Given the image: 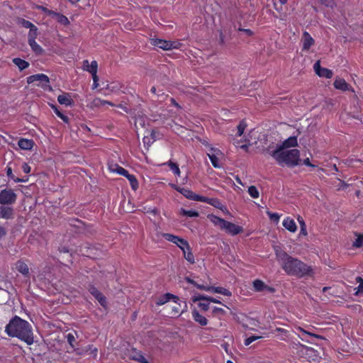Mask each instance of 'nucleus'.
I'll list each match as a JSON object with an SVG mask.
<instances>
[{
    "label": "nucleus",
    "mask_w": 363,
    "mask_h": 363,
    "mask_svg": "<svg viewBox=\"0 0 363 363\" xmlns=\"http://www.w3.org/2000/svg\"><path fill=\"white\" fill-rule=\"evenodd\" d=\"M5 333L11 337H17L31 345L34 342V335L31 325L18 315L12 318L5 327Z\"/></svg>",
    "instance_id": "obj_1"
},
{
    "label": "nucleus",
    "mask_w": 363,
    "mask_h": 363,
    "mask_svg": "<svg viewBox=\"0 0 363 363\" xmlns=\"http://www.w3.org/2000/svg\"><path fill=\"white\" fill-rule=\"evenodd\" d=\"M279 259L281 261V265L284 272L290 276L303 277L305 276H311L313 269L302 261L289 255L284 252L280 253Z\"/></svg>",
    "instance_id": "obj_2"
},
{
    "label": "nucleus",
    "mask_w": 363,
    "mask_h": 363,
    "mask_svg": "<svg viewBox=\"0 0 363 363\" xmlns=\"http://www.w3.org/2000/svg\"><path fill=\"white\" fill-rule=\"evenodd\" d=\"M269 154L274 158L280 166L294 167L298 164L300 160V152L297 149L285 150L275 149Z\"/></svg>",
    "instance_id": "obj_3"
},
{
    "label": "nucleus",
    "mask_w": 363,
    "mask_h": 363,
    "mask_svg": "<svg viewBox=\"0 0 363 363\" xmlns=\"http://www.w3.org/2000/svg\"><path fill=\"white\" fill-rule=\"evenodd\" d=\"M27 83L28 84H34L37 86L41 87L45 91H52V86L50 84V79L45 74H33L27 77Z\"/></svg>",
    "instance_id": "obj_4"
},
{
    "label": "nucleus",
    "mask_w": 363,
    "mask_h": 363,
    "mask_svg": "<svg viewBox=\"0 0 363 363\" xmlns=\"http://www.w3.org/2000/svg\"><path fill=\"white\" fill-rule=\"evenodd\" d=\"M17 200V194L12 189H4L0 191V204L12 206Z\"/></svg>",
    "instance_id": "obj_5"
},
{
    "label": "nucleus",
    "mask_w": 363,
    "mask_h": 363,
    "mask_svg": "<svg viewBox=\"0 0 363 363\" xmlns=\"http://www.w3.org/2000/svg\"><path fill=\"white\" fill-rule=\"evenodd\" d=\"M162 236L166 240L175 244L182 251L188 250L190 246L186 240L179 238L177 235L171 233H162Z\"/></svg>",
    "instance_id": "obj_6"
},
{
    "label": "nucleus",
    "mask_w": 363,
    "mask_h": 363,
    "mask_svg": "<svg viewBox=\"0 0 363 363\" xmlns=\"http://www.w3.org/2000/svg\"><path fill=\"white\" fill-rule=\"evenodd\" d=\"M152 45L158 47L164 50H169L174 48H178L180 43L177 41H170L160 38L150 39Z\"/></svg>",
    "instance_id": "obj_7"
},
{
    "label": "nucleus",
    "mask_w": 363,
    "mask_h": 363,
    "mask_svg": "<svg viewBox=\"0 0 363 363\" xmlns=\"http://www.w3.org/2000/svg\"><path fill=\"white\" fill-rule=\"evenodd\" d=\"M307 329L302 328L301 326L296 327V330L301 333V335H298L301 340L306 342L308 343H312L309 340H308L305 336L313 337L318 340H325V337L320 335L315 334L313 332V330L315 328L314 327H306Z\"/></svg>",
    "instance_id": "obj_8"
},
{
    "label": "nucleus",
    "mask_w": 363,
    "mask_h": 363,
    "mask_svg": "<svg viewBox=\"0 0 363 363\" xmlns=\"http://www.w3.org/2000/svg\"><path fill=\"white\" fill-rule=\"evenodd\" d=\"M87 289L89 292L99 301V304L106 308L107 306V301L106 296L99 291L97 288L92 284H89Z\"/></svg>",
    "instance_id": "obj_9"
},
{
    "label": "nucleus",
    "mask_w": 363,
    "mask_h": 363,
    "mask_svg": "<svg viewBox=\"0 0 363 363\" xmlns=\"http://www.w3.org/2000/svg\"><path fill=\"white\" fill-rule=\"evenodd\" d=\"M170 301H173L174 303H177V302L179 301V298L172 294L166 293L155 298V305L160 306L164 305Z\"/></svg>",
    "instance_id": "obj_10"
},
{
    "label": "nucleus",
    "mask_w": 363,
    "mask_h": 363,
    "mask_svg": "<svg viewBox=\"0 0 363 363\" xmlns=\"http://www.w3.org/2000/svg\"><path fill=\"white\" fill-rule=\"evenodd\" d=\"M200 202L208 203V204L222 211L223 212H225V211L228 212L226 206L225 205H223L222 203V202L220 201V200L218 198H208V197L202 196Z\"/></svg>",
    "instance_id": "obj_11"
},
{
    "label": "nucleus",
    "mask_w": 363,
    "mask_h": 363,
    "mask_svg": "<svg viewBox=\"0 0 363 363\" xmlns=\"http://www.w3.org/2000/svg\"><path fill=\"white\" fill-rule=\"evenodd\" d=\"M253 289L256 292L267 291L269 293H274L275 289L272 286L267 285L261 279H255L252 282Z\"/></svg>",
    "instance_id": "obj_12"
},
{
    "label": "nucleus",
    "mask_w": 363,
    "mask_h": 363,
    "mask_svg": "<svg viewBox=\"0 0 363 363\" xmlns=\"http://www.w3.org/2000/svg\"><path fill=\"white\" fill-rule=\"evenodd\" d=\"M313 69L315 74L320 77H325L326 79H331L333 77V73L332 70L322 67L319 60L315 62Z\"/></svg>",
    "instance_id": "obj_13"
},
{
    "label": "nucleus",
    "mask_w": 363,
    "mask_h": 363,
    "mask_svg": "<svg viewBox=\"0 0 363 363\" xmlns=\"http://www.w3.org/2000/svg\"><path fill=\"white\" fill-rule=\"evenodd\" d=\"M221 155L222 152L219 149L214 148L212 147L210 148L209 152L207 153V155L209 157V160H211L212 165L215 168H220L221 167L218 160V156Z\"/></svg>",
    "instance_id": "obj_14"
},
{
    "label": "nucleus",
    "mask_w": 363,
    "mask_h": 363,
    "mask_svg": "<svg viewBox=\"0 0 363 363\" xmlns=\"http://www.w3.org/2000/svg\"><path fill=\"white\" fill-rule=\"evenodd\" d=\"M222 230H225L228 233L232 235H236L243 231L242 226L235 225V223L228 220L225 221V225H223L222 228Z\"/></svg>",
    "instance_id": "obj_15"
},
{
    "label": "nucleus",
    "mask_w": 363,
    "mask_h": 363,
    "mask_svg": "<svg viewBox=\"0 0 363 363\" xmlns=\"http://www.w3.org/2000/svg\"><path fill=\"white\" fill-rule=\"evenodd\" d=\"M301 42L303 50H308L311 47L315 44L314 39L307 31L303 32Z\"/></svg>",
    "instance_id": "obj_16"
},
{
    "label": "nucleus",
    "mask_w": 363,
    "mask_h": 363,
    "mask_svg": "<svg viewBox=\"0 0 363 363\" xmlns=\"http://www.w3.org/2000/svg\"><path fill=\"white\" fill-rule=\"evenodd\" d=\"M13 216L14 210L11 206L7 205L0 206V218L9 220L13 218Z\"/></svg>",
    "instance_id": "obj_17"
},
{
    "label": "nucleus",
    "mask_w": 363,
    "mask_h": 363,
    "mask_svg": "<svg viewBox=\"0 0 363 363\" xmlns=\"http://www.w3.org/2000/svg\"><path fill=\"white\" fill-rule=\"evenodd\" d=\"M178 192L182 194L186 199L195 201H201L202 197V196L196 194L191 190L186 188H182L181 189L178 190Z\"/></svg>",
    "instance_id": "obj_18"
},
{
    "label": "nucleus",
    "mask_w": 363,
    "mask_h": 363,
    "mask_svg": "<svg viewBox=\"0 0 363 363\" xmlns=\"http://www.w3.org/2000/svg\"><path fill=\"white\" fill-rule=\"evenodd\" d=\"M303 352L305 354V358L308 362H315L318 359L317 351L312 347L303 346Z\"/></svg>",
    "instance_id": "obj_19"
},
{
    "label": "nucleus",
    "mask_w": 363,
    "mask_h": 363,
    "mask_svg": "<svg viewBox=\"0 0 363 363\" xmlns=\"http://www.w3.org/2000/svg\"><path fill=\"white\" fill-rule=\"evenodd\" d=\"M83 69L89 72L91 75L97 74L98 63L96 60H93L90 64L89 60L83 61Z\"/></svg>",
    "instance_id": "obj_20"
},
{
    "label": "nucleus",
    "mask_w": 363,
    "mask_h": 363,
    "mask_svg": "<svg viewBox=\"0 0 363 363\" xmlns=\"http://www.w3.org/2000/svg\"><path fill=\"white\" fill-rule=\"evenodd\" d=\"M298 145L297 137L291 136L286 139L282 144L276 149L283 150L285 148L294 147Z\"/></svg>",
    "instance_id": "obj_21"
},
{
    "label": "nucleus",
    "mask_w": 363,
    "mask_h": 363,
    "mask_svg": "<svg viewBox=\"0 0 363 363\" xmlns=\"http://www.w3.org/2000/svg\"><path fill=\"white\" fill-rule=\"evenodd\" d=\"M192 301L194 302H196L197 301H210L211 303L221 304V305L224 306L225 307H226L228 310L230 309L228 306L223 304L219 299H217L212 296H204V295L195 296L193 297Z\"/></svg>",
    "instance_id": "obj_22"
},
{
    "label": "nucleus",
    "mask_w": 363,
    "mask_h": 363,
    "mask_svg": "<svg viewBox=\"0 0 363 363\" xmlns=\"http://www.w3.org/2000/svg\"><path fill=\"white\" fill-rule=\"evenodd\" d=\"M191 314L194 321L198 323L200 325L205 326L208 324L207 318L201 315L196 308L192 310Z\"/></svg>",
    "instance_id": "obj_23"
},
{
    "label": "nucleus",
    "mask_w": 363,
    "mask_h": 363,
    "mask_svg": "<svg viewBox=\"0 0 363 363\" xmlns=\"http://www.w3.org/2000/svg\"><path fill=\"white\" fill-rule=\"evenodd\" d=\"M283 226L289 232L295 233L297 230V225L293 218L286 217L282 222Z\"/></svg>",
    "instance_id": "obj_24"
},
{
    "label": "nucleus",
    "mask_w": 363,
    "mask_h": 363,
    "mask_svg": "<svg viewBox=\"0 0 363 363\" xmlns=\"http://www.w3.org/2000/svg\"><path fill=\"white\" fill-rule=\"evenodd\" d=\"M15 265H16V269L18 272H20L21 274H23L26 277H29V268H28V264L25 262H23L22 260H18L16 262Z\"/></svg>",
    "instance_id": "obj_25"
},
{
    "label": "nucleus",
    "mask_w": 363,
    "mask_h": 363,
    "mask_svg": "<svg viewBox=\"0 0 363 363\" xmlns=\"http://www.w3.org/2000/svg\"><path fill=\"white\" fill-rule=\"evenodd\" d=\"M49 14L55 18L57 21L63 26H68L70 23L67 17L60 13L49 11Z\"/></svg>",
    "instance_id": "obj_26"
},
{
    "label": "nucleus",
    "mask_w": 363,
    "mask_h": 363,
    "mask_svg": "<svg viewBox=\"0 0 363 363\" xmlns=\"http://www.w3.org/2000/svg\"><path fill=\"white\" fill-rule=\"evenodd\" d=\"M335 89L345 91L350 90V85L344 79H336L333 83Z\"/></svg>",
    "instance_id": "obj_27"
},
{
    "label": "nucleus",
    "mask_w": 363,
    "mask_h": 363,
    "mask_svg": "<svg viewBox=\"0 0 363 363\" xmlns=\"http://www.w3.org/2000/svg\"><path fill=\"white\" fill-rule=\"evenodd\" d=\"M211 315L219 320H223L227 315V311L222 308L213 306L211 308Z\"/></svg>",
    "instance_id": "obj_28"
},
{
    "label": "nucleus",
    "mask_w": 363,
    "mask_h": 363,
    "mask_svg": "<svg viewBox=\"0 0 363 363\" xmlns=\"http://www.w3.org/2000/svg\"><path fill=\"white\" fill-rule=\"evenodd\" d=\"M19 147L24 150H30L33 147L34 142L33 140L21 138L18 142Z\"/></svg>",
    "instance_id": "obj_29"
},
{
    "label": "nucleus",
    "mask_w": 363,
    "mask_h": 363,
    "mask_svg": "<svg viewBox=\"0 0 363 363\" xmlns=\"http://www.w3.org/2000/svg\"><path fill=\"white\" fill-rule=\"evenodd\" d=\"M57 101L62 104L65 105L66 106H70L73 104V100L70 98L69 94H60L57 96Z\"/></svg>",
    "instance_id": "obj_30"
},
{
    "label": "nucleus",
    "mask_w": 363,
    "mask_h": 363,
    "mask_svg": "<svg viewBox=\"0 0 363 363\" xmlns=\"http://www.w3.org/2000/svg\"><path fill=\"white\" fill-rule=\"evenodd\" d=\"M211 292L220 294L226 296H231L232 293L230 290L220 287V286H210V289Z\"/></svg>",
    "instance_id": "obj_31"
},
{
    "label": "nucleus",
    "mask_w": 363,
    "mask_h": 363,
    "mask_svg": "<svg viewBox=\"0 0 363 363\" xmlns=\"http://www.w3.org/2000/svg\"><path fill=\"white\" fill-rule=\"evenodd\" d=\"M208 218L215 225L218 226L221 230L226 221L225 219L215 215H209Z\"/></svg>",
    "instance_id": "obj_32"
},
{
    "label": "nucleus",
    "mask_w": 363,
    "mask_h": 363,
    "mask_svg": "<svg viewBox=\"0 0 363 363\" xmlns=\"http://www.w3.org/2000/svg\"><path fill=\"white\" fill-rule=\"evenodd\" d=\"M6 175H7V177L10 179H12L13 181H14L16 183H18V182H26L28 181V178L23 179V178L16 177L14 176V174H13L11 167H9V165L6 167Z\"/></svg>",
    "instance_id": "obj_33"
},
{
    "label": "nucleus",
    "mask_w": 363,
    "mask_h": 363,
    "mask_svg": "<svg viewBox=\"0 0 363 363\" xmlns=\"http://www.w3.org/2000/svg\"><path fill=\"white\" fill-rule=\"evenodd\" d=\"M182 252L184 257L188 262H189L191 264L195 263V257L190 246L188 250H182Z\"/></svg>",
    "instance_id": "obj_34"
},
{
    "label": "nucleus",
    "mask_w": 363,
    "mask_h": 363,
    "mask_svg": "<svg viewBox=\"0 0 363 363\" xmlns=\"http://www.w3.org/2000/svg\"><path fill=\"white\" fill-rule=\"evenodd\" d=\"M13 62L19 68L21 71L26 69L30 65L27 61L18 57L13 59Z\"/></svg>",
    "instance_id": "obj_35"
},
{
    "label": "nucleus",
    "mask_w": 363,
    "mask_h": 363,
    "mask_svg": "<svg viewBox=\"0 0 363 363\" xmlns=\"http://www.w3.org/2000/svg\"><path fill=\"white\" fill-rule=\"evenodd\" d=\"M50 106L51 107V108L53 110V111L55 112V113L63 121V122L66 123H69V118H68V116H67L66 115H65L64 113H62L57 108V106L56 105H54V104H50Z\"/></svg>",
    "instance_id": "obj_36"
},
{
    "label": "nucleus",
    "mask_w": 363,
    "mask_h": 363,
    "mask_svg": "<svg viewBox=\"0 0 363 363\" xmlns=\"http://www.w3.org/2000/svg\"><path fill=\"white\" fill-rule=\"evenodd\" d=\"M125 177L129 181L132 189L136 191L139 187V184L135 176L128 173Z\"/></svg>",
    "instance_id": "obj_37"
},
{
    "label": "nucleus",
    "mask_w": 363,
    "mask_h": 363,
    "mask_svg": "<svg viewBox=\"0 0 363 363\" xmlns=\"http://www.w3.org/2000/svg\"><path fill=\"white\" fill-rule=\"evenodd\" d=\"M28 45L31 48L32 50L37 55H41L43 52L42 47L36 43L35 40L28 41Z\"/></svg>",
    "instance_id": "obj_38"
},
{
    "label": "nucleus",
    "mask_w": 363,
    "mask_h": 363,
    "mask_svg": "<svg viewBox=\"0 0 363 363\" xmlns=\"http://www.w3.org/2000/svg\"><path fill=\"white\" fill-rule=\"evenodd\" d=\"M164 164H167L169 167L170 169L176 176H180L181 171L179 167V165L177 163L172 162V160H169L167 163H164Z\"/></svg>",
    "instance_id": "obj_39"
},
{
    "label": "nucleus",
    "mask_w": 363,
    "mask_h": 363,
    "mask_svg": "<svg viewBox=\"0 0 363 363\" xmlns=\"http://www.w3.org/2000/svg\"><path fill=\"white\" fill-rule=\"evenodd\" d=\"M114 167H115L114 168H112L111 167H110V169L113 172H116L119 175L125 177L129 173L128 170H126L123 167L119 166L118 164H115Z\"/></svg>",
    "instance_id": "obj_40"
},
{
    "label": "nucleus",
    "mask_w": 363,
    "mask_h": 363,
    "mask_svg": "<svg viewBox=\"0 0 363 363\" xmlns=\"http://www.w3.org/2000/svg\"><path fill=\"white\" fill-rule=\"evenodd\" d=\"M131 359L140 363H150L145 359L141 352H134V354L131 356Z\"/></svg>",
    "instance_id": "obj_41"
},
{
    "label": "nucleus",
    "mask_w": 363,
    "mask_h": 363,
    "mask_svg": "<svg viewBox=\"0 0 363 363\" xmlns=\"http://www.w3.org/2000/svg\"><path fill=\"white\" fill-rule=\"evenodd\" d=\"M182 214L184 216L190 218L198 217L199 216V212L195 210L182 209Z\"/></svg>",
    "instance_id": "obj_42"
},
{
    "label": "nucleus",
    "mask_w": 363,
    "mask_h": 363,
    "mask_svg": "<svg viewBox=\"0 0 363 363\" xmlns=\"http://www.w3.org/2000/svg\"><path fill=\"white\" fill-rule=\"evenodd\" d=\"M248 194L253 199H257L259 196V191L255 186H250L248 188Z\"/></svg>",
    "instance_id": "obj_43"
},
{
    "label": "nucleus",
    "mask_w": 363,
    "mask_h": 363,
    "mask_svg": "<svg viewBox=\"0 0 363 363\" xmlns=\"http://www.w3.org/2000/svg\"><path fill=\"white\" fill-rule=\"evenodd\" d=\"M199 301V303H198V306L201 311H207L211 308V307H210L211 301Z\"/></svg>",
    "instance_id": "obj_44"
},
{
    "label": "nucleus",
    "mask_w": 363,
    "mask_h": 363,
    "mask_svg": "<svg viewBox=\"0 0 363 363\" xmlns=\"http://www.w3.org/2000/svg\"><path fill=\"white\" fill-rule=\"evenodd\" d=\"M38 36V28H32L30 29L28 35V41L35 40Z\"/></svg>",
    "instance_id": "obj_45"
},
{
    "label": "nucleus",
    "mask_w": 363,
    "mask_h": 363,
    "mask_svg": "<svg viewBox=\"0 0 363 363\" xmlns=\"http://www.w3.org/2000/svg\"><path fill=\"white\" fill-rule=\"evenodd\" d=\"M18 22L24 28H35V26L30 21H28V20H26L24 18H20L18 20Z\"/></svg>",
    "instance_id": "obj_46"
},
{
    "label": "nucleus",
    "mask_w": 363,
    "mask_h": 363,
    "mask_svg": "<svg viewBox=\"0 0 363 363\" xmlns=\"http://www.w3.org/2000/svg\"><path fill=\"white\" fill-rule=\"evenodd\" d=\"M247 125L244 121H241L237 126L238 132L236 133L237 136H241L246 128Z\"/></svg>",
    "instance_id": "obj_47"
},
{
    "label": "nucleus",
    "mask_w": 363,
    "mask_h": 363,
    "mask_svg": "<svg viewBox=\"0 0 363 363\" xmlns=\"http://www.w3.org/2000/svg\"><path fill=\"white\" fill-rule=\"evenodd\" d=\"M356 281L359 283V286L357 288V291L355 292V295H359V294H363V279L360 277H357Z\"/></svg>",
    "instance_id": "obj_48"
},
{
    "label": "nucleus",
    "mask_w": 363,
    "mask_h": 363,
    "mask_svg": "<svg viewBox=\"0 0 363 363\" xmlns=\"http://www.w3.org/2000/svg\"><path fill=\"white\" fill-rule=\"evenodd\" d=\"M274 331L281 334L282 337L280 338L281 340H285L288 337L289 333L287 330L281 328H276Z\"/></svg>",
    "instance_id": "obj_49"
},
{
    "label": "nucleus",
    "mask_w": 363,
    "mask_h": 363,
    "mask_svg": "<svg viewBox=\"0 0 363 363\" xmlns=\"http://www.w3.org/2000/svg\"><path fill=\"white\" fill-rule=\"evenodd\" d=\"M269 219L275 223L279 221L280 216L277 213H272L270 211L267 212Z\"/></svg>",
    "instance_id": "obj_50"
},
{
    "label": "nucleus",
    "mask_w": 363,
    "mask_h": 363,
    "mask_svg": "<svg viewBox=\"0 0 363 363\" xmlns=\"http://www.w3.org/2000/svg\"><path fill=\"white\" fill-rule=\"evenodd\" d=\"M261 336L251 335L245 340V345L248 346L254 341L260 339Z\"/></svg>",
    "instance_id": "obj_51"
},
{
    "label": "nucleus",
    "mask_w": 363,
    "mask_h": 363,
    "mask_svg": "<svg viewBox=\"0 0 363 363\" xmlns=\"http://www.w3.org/2000/svg\"><path fill=\"white\" fill-rule=\"evenodd\" d=\"M172 315H179L181 313H180L181 306L179 303V301L177 302V303H176V306H172Z\"/></svg>",
    "instance_id": "obj_52"
},
{
    "label": "nucleus",
    "mask_w": 363,
    "mask_h": 363,
    "mask_svg": "<svg viewBox=\"0 0 363 363\" xmlns=\"http://www.w3.org/2000/svg\"><path fill=\"white\" fill-rule=\"evenodd\" d=\"M363 245V235H359L354 242V246L361 247Z\"/></svg>",
    "instance_id": "obj_53"
},
{
    "label": "nucleus",
    "mask_w": 363,
    "mask_h": 363,
    "mask_svg": "<svg viewBox=\"0 0 363 363\" xmlns=\"http://www.w3.org/2000/svg\"><path fill=\"white\" fill-rule=\"evenodd\" d=\"M279 3L280 4V7L278 6L277 2H274V7L278 11L282 9V6L287 3V0H279Z\"/></svg>",
    "instance_id": "obj_54"
},
{
    "label": "nucleus",
    "mask_w": 363,
    "mask_h": 363,
    "mask_svg": "<svg viewBox=\"0 0 363 363\" xmlns=\"http://www.w3.org/2000/svg\"><path fill=\"white\" fill-rule=\"evenodd\" d=\"M22 170L24 173L26 174H29L30 172V170H31V167H30V165L26 163V162H24L23 164H22Z\"/></svg>",
    "instance_id": "obj_55"
},
{
    "label": "nucleus",
    "mask_w": 363,
    "mask_h": 363,
    "mask_svg": "<svg viewBox=\"0 0 363 363\" xmlns=\"http://www.w3.org/2000/svg\"><path fill=\"white\" fill-rule=\"evenodd\" d=\"M320 3L325 6L328 7H333L334 5V1L333 0H319Z\"/></svg>",
    "instance_id": "obj_56"
},
{
    "label": "nucleus",
    "mask_w": 363,
    "mask_h": 363,
    "mask_svg": "<svg viewBox=\"0 0 363 363\" xmlns=\"http://www.w3.org/2000/svg\"><path fill=\"white\" fill-rule=\"evenodd\" d=\"M91 76H92V79H93V88L94 89L97 88L99 86V83H98L99 77L97 76V74H93Z\"/></svg>",
    "instance_id": "obj_57"
},
{
    "label": "nucleus",
    "mask_w": 363,
    "mask_h": 363,
    "mask_svg": "<svg viewBox=\"0 0 363 363\" xmlns=\"http://www.w3.org/2000/svg\"><path fill=\"white\" fill-rule=\"evenodd\" d=\"M238 30L245 33L248 36H252L254 34L253 31L251 30L250 29H248V28H239Z\"/></svg>",
    "instance_id": "obj_58"
},
{
    "label": "nucleus",
    "mask_w": 363,
    "mask_h": 363,
    "mask_svg": "<svg viewBox=\"0 0 363 363\" xmlns=\"http://www.w3.org/2000/svg\"><path fill=\"white\" fill-rule=\"evenodd\" d=\"M195 287H196L199 289L204 290L206 291H211L210 286H206L204 285L199 284L196 282V284L194 285Z\"/></svg>",
    "instance_id": "obj_59"
},
{
    "label": "nucleus",
    "mask_w": 363,
    "mask_h": 363,
    "mask_svg": "<svg viewBox=\"0 0 363 363\" xmlns=\"http://www.w3.org/2000/svg\"><path fill=\"white\" fill-rule=\"evenodd\" d=\"M6 233H7L6 229L3 226H0V239L4 238V236H6Z\"/></svg>",
    "instance_id": "obj_60"
},
{
    "label": "nucleus",
    "mask_w": 363,
    "mask_h": 363,
    "mask_svg": "<svg viewBox=\"0 0 363 363\" xmlns=\"http://www.w3.org/2000/svg\"><path fill=\"white\" fill-rule=\"evenodd\" d=\"M303 164L304 165H306V166H308V167H315L314 164H313L311 162V161H310L309 158H306V159H304V160H303Z\"/></svg>",
    "instance_id": "obj_61"
},
{
    "label": "nucleus",
    "mask_w": 363,
    "mask_h": 363,
    "mask_svg": "<svg viewBox=\"0 0 363 363\" xmlns=\"http://www.w3.org/2000/svg\"><path fill=\"white\" fill-rule=\"evenodd\" d=\"M300 233H299V235H303V236H306L308 235V233H307V229H306V226H304V227H301L300 228Z\"/></svg>",
    "instance_id": "obj_62"
},
{
    "label": "nucleus",
    "mask_w": 363,
    "mask_h": 363,
    "mask_svg": "<svg viewBox=\"0 0 363 363\" xmlns=\"http://www.w3.org/2000/svg\"><path fill=\"white\" fill-rule=\"evenodd\" d=\"M298 221V223L300 225V228L301 227H304V226H306V223H305V221L303 220V218L301 217V216H298V218H297Z\"/></svg>",
    "instance_id": "obj_63"
},
{
    "label": "nucleus",
    "mask_w": 363,
    "mask_h": 363,
    "mask_svg": "<svg viewBox=\"0 0 363 363\" xmlns=\"http://www.w3.org/2000/svg\"><path fill=\"white\" fill-rule=\"evenodd\" d=\"M67 340L70 345H72V341H74V337L72 334H68Z\"/></svg>",
    "instance_id": "obj_64"
}]
</instances>
